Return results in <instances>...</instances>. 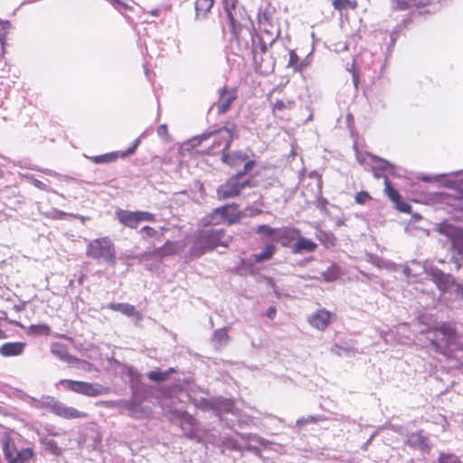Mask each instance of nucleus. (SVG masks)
Listing matches in <instances>:
<instances>
[{
	"instance_id": "f257e3e1",
	"label": "nucleus",
	"mask_w": 463,
	"mask_h": 463,
	"mask_svg": "<svg viewBox=\"0 0 463 463\" xmlns=\"http://www.w3.org/2000/svg\"><path fill=\"white\" fill-rule=\"evenodd\" d=\"M428 339L437 353L448 359L453 356L455 350H462L458 342V335L453 326L447 323L430 327L427 330Z\"/></svg>"
},
{
	"instance_id": "f03ea898",
	"label": "nucleus",
	"mask_w": 463,
	"mask_h": 463,
	"mask_svg": "<svg viewBox=\"0 0 463 463\" xmlns=\"http://www.w3.org/2000/svg\"><path fill=\"white\" fill-rule=\"evenodd\" d=\"M86 256L98 262L114 267L117 263L115 244L109 236L91 240L86 247Z\"/></svg>"
},
{
	"instance_id": "7ed1b4c3",
	"label": "nucleus",
	"mask_w": 463,
	"mask_h": 463,
	"mask_svg": "<svg viewBox=\"0 0 463 463\" xmlns=\"http://www.w3.org/2000/svg\"><path fill=\"white\" fill-rule=\"evenodd\" d=\"M225 231L223 229H210L201 231L194 240L190 249V255L199 258L208 250H213L220 245H223L222 239Z\"/></svg>"
},
{
	"instance_id": "20e7f679",
	"label": "nucleus",
	"mask_w": 463,
	"mask_h": 463,
	"mask_svg": "<svg viewBox=\"0 0 463 463\" xmlns=\"http://www.w3.org/2000/svg\"><path fill=\"white\" fill-rule=\"evenodd\" d=\"M243 217L245 213L239 210L237 203H232L213 209L203 219V222L204 226L218 225L222 222L232 225L240 222Z\"/></svg>"
},
{
	"instance_id": "39448f33",
	"label": "nucleus",
	"mask_w": 463,
	"mask_h": 463,
	"mask_svg": "<svg viewBox=\"0 0 463 463\" xmlns=\"http://www.w3.org/2000/svg\"><path fill=\"white\" fill-rule=\"evenodd\" d=\"M0 442L5 459L7 463H28L34 457L32 448L18 449L12 439V431L5 430L2 433Z\"/></svg>"
},
{
	"instance_id": "423d86ee",
	"label": "nucleus",
	"mask_w": 463,
	"mask_h": 463,
	"mask_svg": "<svg viewBox=\"0 0 463 463\" xmlns=\"http://www.w3.org/2000/svg\"><path fill=\"white\" fill-rule=\"evenodd\" d=\"M213 137L212 145L204 151L207 155H217L219 152L225 153L231 146L232 140L235 137L234 131L232 129L224 128L213 132L203 133L197 138L198 144L203 140H207Z\"/></svg>"
},
{
	"instance_id": "0eeeda50",
	"label": "nucleus",
	"mask_w": 463,
	"mask_h": 463,
	"mask_svg": "<svg viewBox=\"0 0 463 463\" xmlns=\"http://www.w3.org/2000/svg\"><path fill=\"white\" fill-rule=\"evenodd\" d=\"M251 186L252 184L250 178H241V174H235L229 177L224 184L218 186L216 195L220 201L235 198L240 196L245 188Z\"/></svg>"
},
{
	"instance_id": "6e6552de",
	"label": "nucleus",
	"mask_w": 463,
	"mask_h": 463,
	"mask_svg": "<svg viewBox=\"0 0 463 463\" xmlns=\"http://www.w3.org/2000/svg\"><path fill=\"white\" fill-rule=\"evenodd\" d=\"M60 384L63 385L73 392L89 397H97L99 395L108 394L109 392L108 387L102 386L99 383H91L82 381L62 379L60 381Z\"/></svg>"
},
{
	"instance_id": "1a4fd4ad",
	"label": "nucleus",
	"mask_w": 463,
	"mask_h": 463,
	"mask_svg": "<svg viewBox=\"0 0 463 463\" xmlns=\"http://www.w3.org/2000/svg\"><path fill=\"white\" fill-rule=\"evenodd\" d=\"M248 24L249 18L242 13H239L237 16H231V18H228V28L232 34V38L240 46L248 45L247 37L250 35V30Z\"/></svg>"
},
{
	"instance_id": "9d476101",
	"label": "nucleus",
	"mask_w": 463,
	"mask_h": 463,
	"mask_svg": "<svg viewBox=\"0 0 463 463\" xmlns=\"http://www.w3.org/2000/svg\"><path fill=\"white\" fill-rule=\"evenodd\" d=\"M116 216L118 222L130 229L137 228L138 224L142 222H155L156 216L155 214L145 212V211H128L118 209L116 211Z\"/></svg>"
},
{
	"instance_id": "9b49d317",
	"label": "nucleus",
	"mask_w": 463,
	"mask_h": 463,
	"mask_svg": "<svg viewBox=\"0 0 463 463\" xmlns=\"http://www.w3.org/2000/svg\"><path fill=\"white\" fill-rule=\"evenodd\" d=\"M258 23L260 30L269 34L279 31V17L277 9L271 4H268L258 14Z\"/></svg>"
},
{
	"instance_id": "f8f14e48",
	"label": "nucleus",
	"mask_w": 463,
	"mask_h": 463,
	"mask_svg": "<svg viewBox=\"0 0 463 463\" xmlns=\"http://www.w3.org/2000/svg\"><path fill=\"white\" fill-rule=\"evenodd\" d=\"M50 410L53 414L66 420L88 417L87 412L78 411L74 407L67 406L66 404L59 401L53 402L50 406Z\"/></svg>"
},
{
	"instance_id": "ddd939ff",
	"label": "nucleus",
	"mask_w": 463,
	"mask_h": 463,
	"mask_svg": "<svg viewBox=\"0 0 463 463\" xmlns=\"http://www.w3.org/2000/svg\"><path fill=\"white\" fill-rule=\"evenodd\" d=\"M384 194L393 203L398 211L407 213L411 212V206L408 203L402 201L400 193L392 185L388 177L384 178Z\"/></svg>"
},
{
	"instance_id": "4468645a",
	"label": "nucleus",
	"mask_w": 463,
	"mask_h": 463,
	"mask_svg": "<svg viewBox=\"0 0 463 463\" xmlns=\"http://www.w3.org/2000/svg\"><path fill=\"white\" fill-rule=\"evenodd\" d=\"M335 317V314L325 308H321L309 316L307 322L312 327L319 331H324L329 326L332 318Z\"/></svg>"
},
{
	"instance_id": "2eb2a0df",
	"label": "nucleus",
	"mask_w": 463,
	"mask_h": 463,
	"mask_svg": "<svg viewBox=\"0 0 463 463\" xmlns=\"http://www.w3.org/2000/svg\"><path fill=\"white\" fill-rule=\"evenodd\" d=\"M237 99V90L235 88L229 89L227 86L222 87L219 90V99L217 101V111L219 114L227 112L232 102Z\"/></svg>"
},
{
	"instance_id": "dca6fc26",
	"label": "nucleus",
	"mask_w": 463,
	"mask_h": 463,
	"mask_svg": "<svg viewBox=\"0 0 463 463\" xmlns=\"http://www.w3.org/2000/svg\"><path fill=\"white\" fill-rule=\"evenodd\" d=\"M439 232L451 241L453 248L463 247L462 228L449 223H443L439 228Z\"/></svg>"
},
{
	"instance_id": "f3484780",
	"label": "nucleus",
	"mask_w": 463,
	"mask_h": 463,
	"mask_svg": "<svg viewBox=\"0 0 463 463\" xmlns=\"http://www.w3.org/2000/svg\"><path fill=\"white\" fill-rule=\"evenodd\" d=\"M299 233V230L295 227H280L278 228L277 236L273 238V241L279 243L283 247H289L291 242L298 239Z\"/></svg>"
},
{
	"instance_id": "a211bd4d",
	"label": "nucleus",
	"mask_w": 463,
	"mask_h": 463,
	"mask_svg": "<svg viewBox=\"0 0 463 463\" xmlns=\"http://www.w3.org/2000/svg\"><path fill=\"white\" fill-rule=\"evenodd\" d=\"M435 0H390L392 11H406L411 8H421L431 5Z\"/></svg>"
},
{
	"instance_id": "6ab92c4d",
	"label": "nucleus",
	"mask_w": 463,
	"mask_h": 463,
	"mask_svg": "<svg viewBox=\"0 0 463 463\" xmlns=\"http://www.w3.org/2000/svg\"><path fill=\"white\" fill-rule=\"evenodd\" d=\"M175 417L180 421V428L186 436L192 437L195 433L196 420L186 411H175Z\"/></svg>"
},
{
	"instance_id": "aec40b11",
	"label": "nucleus",
	"mask_w": 463,
	"mask_h": 463,
	"mask_svg": "<svg viewBox=\"0 0 463 463\" xmlns=\"http://www.w3.org/2000/svg\"><path fill=\"white\" fill-rule=\"evenodd\" d=\"M215 4V0H195L194 6V19L197 21L206 20Z\"/></svg>"
},
{
	"instance_id": "412c9836",
	"label": "nucleus",
	"mask_w": 463,
	"mask_h": 463,
	"mask_svg": "<svg viewBox=\"0 0 463 463\" xmlns=\"http://www.w3.org/2000/svg\"><path fill=\"white\" fill-rule=\"evenodd\" d=\"M108 308L113 311H118L129 317H136L137 320H141L143 316L141 312L137 311L133 305L128 303H110L108 305Z\"/></svg>"
},
{
	"instance_id": "4be33fe9",
	"label": "nucleus",
	"mask_w": 463,
	"mask_h": 463,
	"mask_svg": "<svg viewBox=\"0 0 463 463\" xmlns=\"http://www.w3.org/2000/svg\"><path fill=\"white\" fill-rule=\"evenodd\" d=\"M25 343L23 342H8L0 346V354L5 357L16 356L23 354Z\"/></svg>"
},
{
	"instance_id": "5701e85b",
	"label": "nucleus",
	"mask_w": 463,
	"mask_h": 463,
	"mask_svg": "<svg viewBox=\"0 0 463 463\" xmlns=\"http://www.w3.org/2000/svg\"><path fill=\"white\" fill-rule=\"evenodd\" d=\"M317 245L316 242L310 239L301 237L299 234L293 246V252L296 254L301 253L303 251L313 252L317 250Z\"/></svg>"
},
{
	"instance_id": "b1692460",
	"label": "nucleus",
	"mask_w": 463,
	"mask_h": 463,
	"mask_svg": "<svg viewBox=\"0 0 463 463\" xmlns=\"http://www.w3.org/2000/svg\"><path fill=\"white\" fill-rule=\"evenodd\" d=\"M277 251V248L273 242H268L264 245L261 252L253 254L251 256L254 263H261L270 260Z\"/></svg>"
},
{
	"instance_id": "393cba45",
	"label": "nucleus",
	"mask_w": 463,
	"mask_h": 463,
	"mask_svg": "<svg viewBox=\"0 0 463 463\" xmlns=\"http://www.w3.org/2000/svg\"><path fill=\"white\" fill-rule=\"evenodd\" d=\"M247 158V154L241 152H225L222 153V161L232 167H235L241 165V163L246 161Z\"/></svg>"
},
{
	"instance_id": "a878e982",
	"label": "nucleus",
	"mask_w": 463,
	"mask_h": 463,
	"mask_svg": "<svg viewBox=\"0 0 463 463\" xmlns=\"http://www.w3.org/2000/svg\"><path fill=\"white\" fill-rule=\"evenodd\" d=\"M119 157L118 152H109L99 156H90L89 159L94 164H108L117 161Z\"/></svg>"
},
{
	"instance_id": "bb28decb",
	"label": "nucleus",
	"mask_w": 463,
	"mask_h": 463,
	"mask_svg": "<svg viewBox=\"0 0 463 463\" xmlns=\"http://www.w3.org/2000/svg\"><path fill=\"white\" fill-rule=\"evenodd\" d=\"M332 5L336 11L342 13L346 9L355 10L358 3L356 0H334Z\"/></svg>"
},
{
	"instance_id": "cd10ccee",
	"label": "nucleus",
	"mask_w": 463,
	"mask_h": 463,
	"mask_svg": "<svg viewBox=\"0 0 463 463\" xmlns=\"http://www.w3.org/2000/svg\"><path fill=\"white\" fill-rule=\"evenodd\" d=\"M340 276V269L335 263H332L323 273L322 278L325 281H335Z\"/></svg>"
},
{
	"instance_id": "c85d7f7f",
	"label": "nucleus",
	"mask_w": 463,
	"mask_h": 463,
	"mask_svg": "<svg viewBox=\"0 0 463 463\" xmlns=\"http://www.w3.org/2000/svg\"><path fill=\"white\" fill-rule=\"evenodd\" d=\"M288 67L293 68L294 71L296 72H302V71L306 67V64L304 62L299 61L298 55L294 50L289 51Z\"/></svg>"
},
{
	"instance_id": "c756f323",
	"label": "nucleus",
	"mask_w": 463,
	"mask_h": 463,
	"mask_svg": "<svg viewBox=\"0 0 463 463\" xmlns=\"http://www.w3.org/2000/svg\"><path fill=\"white\" fill-rule=\"evenodd\" d=\"M222 3L227 18H231V16H237L239 13H241L238 10V0H222Z\"/></svg>"
},
{
	"instance_id": "7c9ffc66",
	"label": "nucleus",
	"mask_w": 463,
	"mask_h": 463,
	"mask_svg": "<svg viewBox=\"0 0 463 463\" xmlns=\"http://www.w3.org/2000/svg\"><path fill=\"white\" fill-rule=\"evenodd\" d=\"M294 106V101L292 100H282V99H277L273 105H272V114L275 117H279V113L286 110L290 109Z\"/></svg>"
},
{
	"instance_id": "2f4dec72",
	"label": "nucleus",
	"mask_w": 463,
	"mask_h": 463,
	"mask_svg": "<svg viewBox=\"0 0 463 463\" xmlns=\"http://www.w3.org/2000/svg\"><path fill=\"white\" fill-rule=\"evenodd\" d=\"M175 372V369L170 368L168 371L161 372L160 370L151 371L147 373V377L154 382H165L169 375Z\"/></svg>"
},
{
	"instance_id": "473e14b6",
	"label": "nucleus",
	"mask_w": 463,
	"mask_h": 463,
	"mask_svg": "<svg viewBox=\"0 0 463 463\" xmlns=\"http://www.w3.org/2000/svg\"><path fill=\"white\" fill-rule=\"evenodd\" d=\"M229 340V335L226 328H220L215 330L213 337V341L218 345H222L226 344Z\"/></svg>"
},
{
	"instance_id": "72a5a7b5",
	"label": "nucleus",
	"mask_w": 463,
	"mask_h": 463,
	"mask_svg": "<svg viewBox=\"0 0 463 463\" xmlns=\"http://www.w3.org/2000/svg\"><path fill=\"white\" fill-rule=\"evenodd\" d=\"M256 232L259 235H263L273 240V238L277 236L278 228H272L269 225L261 224L257 227Z\"/></svg>"
},
{
	"instance_id": "f704fd0d",
	"label": "nucleus",
	"mask_w": 463,
	"mask_h": 463,
	"mask_svg": "<svg viewBox=\"0 0 463 463\" xmlns=\"http://www.w3.org/2000/svg\"><path fill=\"white\" fill-rule=\"evenodd\" d=\"M438 463H463L459 457L452 453H439Z\"/></svg>"
},
{
	"instance_id": "c9c22d12",
	"label": "nucleus",
	"mask_w": 463,
	"mask_h": 463,
	"mask_svg": "<svg viewBox=\"0 0 463 463\" xmlns=\"http://www.w3.org/2000/svg\"><path fill=\"white\" fill-rule=\"evenodd\" d=\"M434 282L440 290L448 288V277L441 271L434 274Z\"/></svg>"
},
{
	"instance_id": "e433bc0d",
	"label": "nucleus",
	"mask_w": 463,
	"mask_h": 463,
	"mask_svg": "<svg viewBox=\"0 0 463 463\" xmlns=\"http://www.w3.org/2000/svg\"><path fill=\"white\" fill-rule=\"evenodd\" d=\"M372 200L373 197L367 191H359L354 195V201L357 204H365Z\"/></svg>"
},
{
	"instance_id": "4c0bfd02",
	"label": "nucleus",
	"mask_w": 463,
	"mask_h": 463,
	"mask_svg": "<svg viewBox=\"0 0 463 463\" xmlns=\"http://www.w3.org/2000/svg\"><path fill=\"white\" fill-rule=\"evenodd\" d=\"M138 232L142 233L144 235V238H146V239L155 237L157 233L156 231L153 227H150V226L142 227Z\"/></svg>"
},
{
	"instance_id": "58836bf2",
	"label": "nucleus",
	"mask_w": 463,
	"mask_h": 463,
	"mask_svg": "<svg viewBox=\"0 0 463 463\" xmlns=\"http://www.w3.org/2000/svg\"><path fill=\"white\" fill-rule=\"evenodd\" d=\"M28 179H29L30 183L34 187L38 188L39 190L48 191V187H47V185L43 182H42V181H40V180H38V179H36V178H34L33 176L28 177Z\"/></svg>"
},
{
	"instance_id": "ea45409f",
	"label": "nucleus",
	"mask_w": 463,
	"mask_h": 463,
	"mask_svg": "<svg viewBox=\"0 0 463 463\" xmlns=\"http://www.w3.org/2000/svg\"><path fill=\"white\" fill-rule=\"evenodd\" d=\"M255 165L254 160H249L244 164L243 170L238 172L237 174H241V178H246L245 175L253 168Z\"/></svg>"
},
{
	"instance_id": "a19ab883",
	"label": "nucleus",
	"mask_w": 463,
	"mask_h": 463,
	"mask_svg": "<svg viewBox=\"0 0 463 463\" xmlns=\"http://www.w3.org/2000/svg\"><path fill=\"white\" fill-rule=\"evenodd\" d=\"M140 144V140L139 139H136L134 144L132 145V146H130L129 148H128L125 152H123L122 154H119L120 157H126L128 156V155H131L133 154L136 149L137 148V146H139Z\"/></svg>"
},
{
	"instance_id": "79ce46f5",
	"label": "nucleus",
	"mask_w": 463,
	"mask_h": 463,
	"mask_svg": "<svg viewBox=\"0 0 463 463\" xmlns=\"http://www.w3.org/2000/svg\"><path fill=\"white\" fill-rule=\"evenodd\" d=\"M319 420V418L317 416H309L308 418L305 420H298V424H305V423H316Z\"/></svg>"
},
{
	"instance_id": "37998d69",
	"label": "nucleus",
	"mask_w": 463,
	"mask_h": 463,
	"mask_svg": "<svg viewBox=\"0 0 463 463\" xmlns=\"http://www.w3.org/2000/svg\"><path fill=\"white\" fill-rule=\"evenodd\" d=\"M276 314L277 309L275 307H269L266 311V316L270 319H273L276 317Z\"/></svg>"
},
{
	"instance_id": "c03bdc74",
	"label": "nucleus",
	"mask_w": 463,
	"mask_h": 463,
	"mask_svg": "<svg viewBox=\"0 0 463 463\" xmlns=\"http://www.w3.org/2000/svg\"><path fill=\"white\" fill-rule=\"evenodd\" d=\"M68 214L64 212H61V211H55L53 213V218L54 219H62L64 218L65 216H67Z\"/></svg>"
},
{
	"instance_id": "a18cd8bd",
	"label": "nucleus",
	"mask_w": 463,
	"mask_h": 463,
	"mask_svg": "<svg viewBox=\"0 0 463 463\" xmlns=\"http://www.w3.org/2000/svg\"><path fill=\"white\" fill-rule=\"evenodd\" d=\"M81 363L84 364L83 369L87 371H91L94 368V365L90 363H88L86 361H82Z\"/></svg>"
},
{
	"instance_id": "49530a36",
	"label": "nucleus",
	"mask_w": 463,
	"mask_h": 463,
	"mask_svg": "<svg viewBox=\"0 0 463 463\" xmlns=\"http://www.w3.org/2000/svg\"><path fill=\"white\" fill-rule=\"evenodd\" d=\"M134 407H135V404L132 403V402H126V408L128 410V411H133L134 410Z\"/></svg>"
},
{
	"instance_id": "de8ad7c7",
	"label": "nucleus",
	"mask_w": 463,
	"mask_h": 463,
	"mask_svg": "<svg viewBox=\"0 0 463 463\" xmlns=\"http://www.w3.org/2000/svg\"><path fill=\"white\" fill-rule=\"evenodd\" d=\"M112 1H113V3H115L118 5H122L124 8L128 7V5L126 4L121 3L119 0H112Z\"/></svg>"
},
{
	"instance_id": "09e8293b",
	"label": "nucleus",
	"mask_w": 463,
	"mask_h": 463,
	"mask_svg": "<svg viewBox=\"0 0 463 463\" xmlns=\"http://www.w3.org/2000/svg\"><path fill=\"white\" fill-rule=\"evenodd\" d=\"M339 349H342V348H341L339 345H335V346L332 348V351H333V352H335V353H337V354H339V353L336 351V350H339Z\"/></svg>"
},
{
	"instance_id": "8fccbe9b",
	"label": "nucleus",
	"mask_w": 463,
	"mask_h": 463,
	"mask_svg": "<svg viewBox=\"0 0 463 463\" xmlns=\"http://www.w3.org/2000/svg\"><path fill=\"white\" fill-rule=\"evenodd\" d=\"M256 70L259 71L260 73H264L265 71L262 70L261 65H257Z\"/></svg>"
},
{
	"instance_id": "3c124183",
	"label": "nucleus",
	"mask_w": 463,
	"mask_h": 463,
	"mask_svg": "<svg viewBox=\"0 0 463 463\" xmlns=\"http://www.w3.org/2000/svg\"><path fill=\"white\" fill-rule=\"evenodd\" d=\"M4 338H5V334L2 329H0V339H4Z\"/></svg>"
},
{
	"instance_id": "603ef678",
	"label": "nucleus",
	"mask_w": 463,
	"mask_h": 463,
	"mask_svg": "<svg viewBox=\"0 0 463 463\" xmlns=\"http://www.w3.org/2000/svg\"><path fill=\"white\" fill-rule=\"evenodd\" d=\"M43 328L45 331H47V332H49V331H50V328H49V326H43Z\"/></svg>"
},
{
	"instance_id": "864d4df0",
	"label": "nucleus",
	"mask_w": 463,
	"mask_h": 463,
	"mask_svg": "<svg viewBox=\"0 0 463 463\" xmlns=\"http://www.w3.org/2000/svg\"><path fill=\"white\" fill-rule=\"evenodd\" d=\"M3 174H4V173H3L2 169L0 168V177H2V176H3Z\"/></svg>"
}]
</instances>
